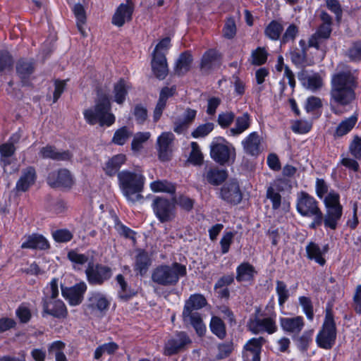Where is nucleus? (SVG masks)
<instances>
[{"mask_svg": "<svg viewBox=\"0 0 361 361\" xmlns=\"http://www.w3.org/2000/svg\"><path fill=\"white\" fill-rule=\"evenodd\" d=\"M111 110V104L109 95L106 93L99 92L95 104L85 110L83 115L85 121L90 125L99 123L100 126L109 127L116 121V117Z\"/></svg>", "mask_w": 361, "mask_h": 361, "instance_id": "nucleus-2", "label": "nucleus"}, {"mask_svg": "<svg viewBox=\"0 0 361 361\" xmlns=\"http://www.w3.org/2000/svg\"><path fill=\"white\" fill-rule=\"evenodd\" d=\"M235 123L233 128H230L227 134L230 136H238L249 128L250 116L247 113L243 114L242 116L235 118Z\"/></svg>", "mask_w": 361, "mask_h": 361, "instance_id": "nucleus-36", "label": "nucleus"}, {"mask_svg": "<svg viewBox=\"0 0 361 361\" xmlns=\"http://www.w3.org/2000/svg\"><path fill=\"white\" fill-rule=\"evenodd\" d=\"M313 334V331H304L303 334L297 338V345L298 347L301 350H306L312 342V337Z\"/></svg>", "mask_w": 361, "mask_h": 361, "instance_id": "nucleus-62", "label": "nucleus"}, {"mask_svg": "<svg viewBox=\"0 0 361 361\" xmlns=\"http://www.w3.org/2000/svg\"><path fill=\"white\" fill-rule=\"evenodd\" d=\"M224 37L227 39H232L236 34V26L233 19L228 18L223 29Z\"/></svg>", "mask_w": 361, "mask_h": 361, "instance_id": "nucleus-64", "label": "nucleus"}, {"mask_svg": "<svg viewBox=\"0 0 361 361\" xmlns=\"http://www.w3.org/2000/svg\"><path fill=\"white\" fill-rule=\"evenodd\" d=\"M67 257L72 262L73 267L75 270H80L82 265L90 262L88 255L80 253L74 250L69 251Z\"/></svg>", "mask_w": 361, "mask_h": 361, "instance_id": "nucleus-45", "label": "nucleus"}, {"mask_svg": "<svg viewBox=\"0 0 361 361\" xmlns=\"http://www.w3.org/2000/svg\"><path fill=\"white\" fill-rule=\"evenodd\" d=\"M36 178V171L32 166H28L23 169L20 178L16 183V190L18 192L27 191L35 183Z\"/></svg>", "mask_w": 361, "mask_h": 361, "instance_id": "nucleus-27", "label": "nucleus"}, {"mask_svg": "<svg viewBox=\"0 0 361 361\" xmlns=\"http://www.w3.org/2000/svg\"><path fill=\"white\" fill-rule=\"evenodd\" d=\"M210 148L211 157L221 165L228 163L235 155V149L228 145L223 138L213 141Z\"/></svg>", "mask_w": 361, "mask_h": 361, "instance_id": "nucleus-10", "label": "nucleus"}, {"mask_svg": "<svg viewBox=\"0 0 361 361\" xmlns=\"http://www.w3.org/2000/svg\"><path fill=\"white\" fill-rule=\"evenodd\" d=\"M149 187L154 192H167L173 194L176 191L174 185L166 180H157L153 181L150 183Z\"/></svg>", "mask_w": 361, "mask_h": 361, "instance_id": "nucleus-46", "label": "nucleus"}, {"mask_svg": "<svg viewBox=\"0 0 361 361\" xmlns=\"http://www.w3.org/2000/svg\"><path fill=\"white\" fill-rule=\"evenodd\" d=\"M325 214H323L326 228L336 230L343 214V206L340 203V195L331 190L324 200Z\"/></svg>", "mask_w": 361, "mask_h": 361, "instance_id": "nucleus-7", "label": "nucleus"}, {"mask_svg": "<svg viewBox=\"0 0 361 361\" xmlns=\"http://www.w3.org/2000/svg\"><path fill=\"white\" fill-rule=\"evenodd\" d=\"M228 171L214 164H207L202 173L203 180L206 183L218 186L222 184L228 178Z\"/></svg>", "mask_w": 361, "mask_h": 361, "instance_id": "nucleus-16", "label": "nucleus"}, {"mask_svg": "<svg viewBox=\"0 0 361 361\" xmlns=\"http://www.w3.org/2000/svg\"><path fill=\"white\" fill-rule=\"evenodd\" d=\"M187 274L185 266L173 262L171 265H159L152 274V280L161 286H169L176 285L180 277Z\"/></svg>", "mask_w": 361, "mask_h": 361, "instance_id": "nucleus-5", "label": "nucleus"}, {"mask_svg": "<svg viewBox=\"0 0 361 361\" xmlns=\"http://www.w3.org/2000/svg\"><path fill=\"white\" fill-rule=\"evenodd\" d=\"M212 332L219 338H224L226 336V327L224 322L218 317H213L210 322Z\"/></svg>", "mask_w": 361, "mask_h": 361, "instance_id": "nucleus-50", "label": "nucleus"}, {"mask_svg": "<svg viewBox=\"0 0 361 361\" xmlns=\"http://www.w3.org/2000/svg\"><path fill=\"white\" fill-rule=\"evenodd\" d=\"M192 61V56L188 52L180 54L176 64V73L180 75L187 73L190 68Z\"/></svg>", "mask_w": 361, "mask_h": 361, "instance_id": "nucleus-44", "label": "nucleus"}, {"mask_svg": "<svg viewBox=\"0 0 361 361\" xmlns=\"http://www.w3.org/2000/svg\"><path fill=\"white\" fill-rule=\"evenodd\" d=\"M307 257L311 259H314L320 265L325 264V259L322 257L323 252L319 246L314 243H310L306 247Z\"/></svg>", "mask_w": 361, "mask_h": 361, "instance_id": "nucleus-47", "label": "nucleus"}, {"mask_svg": "<svg viewBox=\"0 0 361 361\" xmlns=\"http://www.w3.org/2000/svg\"><path fill=\"white\" fill-rule=\"evenodd\" d=\"M298 300L307 318L312 321L314 318V312L313 305L310 298L305 296H300Z\"/></svg>", "mask_w": 361, "mask_h": 361, "instance_id": "nucleus-58", "label": "nucleus"}, {"mask_svg": "<svg viewBox=\"0 0 361 361\" xmlns=\"http://www.w3.org/2000/svg\"><path fill=\"white\" fill-rule=\"evenodd\" d=\"M219 63V58L217 51L214 49H209L202 56L201 68L207 71L217 66Z\"/></svg>", "mask_w": 361, "mask_h": 361, "instance_id": "nucleus-40", "label": "nucleus"}, {"mask_svg": "<svg viewBox=\"0 0 361 361\" xmlns=\"http://www.w3.org/2000/svg\"><path fill=\"white\" fill-rule=\"evenodd\" d=\"M267 53L264 48L258 47L251 54L250 62L255 66H260L267 61Z\"/></svg>", "mask_w": 361, "mask_h": 361, "instance_id": "nucleus-53", "label": "nucleus"}, {"mask_svg": "<svg viewBox=\"0 0 361 361\" xmlns=\"http://www.w3.org/2000/svg\"><path fill=\"white\" fill-rule=\"evenodd\" d=\"M298 78L302 86L312 92H316L323 86V79L319 73L302 71L298 73Z\"/></svg>", "mask_w": 361, "mask_h": 361, "instance_id": "nucleus-23", "label": "nucleus"}, {"mask_svg": "<svg viewBox=\"0 0 361 361\" xmlns=\"http://www.w3.org/2000/svg\"><path fill=\"white\" fill-rule=\"evenodd\" d=\"M214 128V124L211 122L199 125L191 133L194 138H202L207 136Z\"/></svg>", "mask_w": 361, "mask_h": 361, "instance_id": "nucleus-52", "label": "nucleus"}, {"mask_svg": "<svg viewBox=\"0 0 361 361\" xmlns=\"http://www.w3.org/2000/svg\"><path fill=\"white\" fill-rule=\"evenodd\" d=\"M85 274L90 284L100 286L111 277L112 271L111 268L107 266L100 264H94L91 262L88 263Z\"/></svg>", "mask_w": 361, "mask_h": 361, "instance_id": "nucleus-12", "label": "nucleus"}, {"mask_svg": "<svg viewBox=\"0 0 361 361\" xmlns=\"http://www.w3.org/2000/svg\"><path fill=\"white\" fill-rule=\"evenodd\" d=\"M175 202L174 198L171 200L162 197H156L152 203L154 212L157 219L161 222L172 221L175 217Z\"/></svg>", "mask_w": 361, "mask_h": 361, "instance_id": "nucleus-11", "label": "nucleus"}, {"mask_svg": "<svg viewBox=\"0 0 361 361\" xmlns=\"http://www.w3.org/2000/svg\"><path fill=\"white\" fill-rule=\"evenodd\" d=\"M244 152L252 157H257L263 150L262 139L257 132L250 133L243 141Z\"/></svg>", "mask_w": 361, "mask_h": 361, "instance_id": "nucleus-21", "label": "nucleus"}, {"mask_svg": "<svg viewBox=\"0 0 361 361\" xmlns=\"http://www.w3.org/2000/svg\"><path fill=\"white\" fill-rule=\"evenodd\" d=\"M283 26L281 23L278 20H271L264 30L265 35L270 39L276 41L280 39Z\"/></svg>", "mask_w": 361, "mask_h": 361, "instance_id": "nucleus-43", "label": "nucleus"}, {"mask_svg": "<svg viewBox=\"0 0 361 361\" xmlns=\"http://www.w3.org/2000/svg\"><path fill=\"white\" fill-rule=\"evenodd\" d=\"M358 121L357 114H353L348 118H345L337 126L334 135L336 137H343L349 133L355 127Z\"/></svg>", "mask_w": 361, "mask_h": 361, "instance_id": "nucleus-35", "label": "nucleus"}, {"mask_svg": "<svg viewBox=\"0 0 361 361\" xmlns=\"http://www.w3.org/2000/svg\"><path fill=\"white\" fill-rule=\"evenodd\" d=\"M49 246L47 239L44 236L37 234L29 235L21 245V247L23 249L46 250Z\"/></svg>", "mask_w": 361, "mask_h": 361, "instance_id": "nucleus-34", "label": "nucleus"}, {"mask_svg": "<svg viewBox=\"0 0 361 361\" xmlns=\"http://www.w3.org/2000/svg\"><path fill=\"white\" fill-rule=\"evenodd\" d=\"M326 8L336 17L337 20H340L342 16V8L338 0H325Z\"/></svg>", "mask_w": 361, "mask_h": 361, "instance_id": "nucleus-63", "label": "nucleus"}, {"mask_svg": "<svg viewBox=\"0 0 361 361\" xmlns=\"http://www.w3.org/2000/svg\"><path fill=\"white\" fill-rule=\"evenodd\" d=\"M35 71V63L32 59H21L16 64V72L22 79H26L33 73Z\"/></svg>", "mask_w": 361, "mask_h": 361, "instance_id": "nucleus-37", "label": "nucleus"}, {"mask_svg": "<svg viewBox=\"0 0 361 361\" xmlns=\"http://www.w3.org/2000/svg\"><path fill=\"white\" fill-rule=\"evenodd\" d=\"M196 115V110L186 109L181 116L176 118L173 121V131L178 134L183 133L194 121Z\"/></svg>", "mask_w": 361, "mask_h": 361, "instance_id": "nucleus-24", "label": "nucleus"}, {"mask_svg": "<svg viewBox=\"0 0 361 361\" xmlns=\"http://www.w3.org/2000/svg\"><path fill=\"white\" fill-rule=\"evenodd\" d=\"M134 11V5L131 0L121 4L116 9L112 18V23L118 27L123 26L125 23L131 20Z\"/></svg>", "mask_w": 361, "mask_h": 361, "instance_id": "nucleus-22", "label": "nucleus"}, {"mask_svg": "<svg viewBox=\"0 0 361 361\" xmlns=\"http://www.w3.org/2000/svg\"><path fill=\"white\" fill-rule=\"evenodd\" d=\"M235 118V116L233 112L224 111L219 114L217 123L222 128H227L233 123Z\"/></svg>", "mask_w": 361, "mask_h": 361, "instance_id": "nucleus-57", "label": "nucleus"}, {"mask_svg": "<svg viewBox=\"0 0 361 361\" xmlns=\"http://www.w3.org/2000/svg\"><path fill=\"white\" fill-rule=\"evenodd\" d=\"M47 183L51 188H71L73 185V178L68 170L60 169L49 174Z\"/></svg>", "mask_w": 361, "mask_h": 361, "instance_id": "nucleus-19", "label": "nucleus"}, {"mask_svg": "<svg viewBox=\"0 0 361 361\" xmlns=\"http://www.w3.org/2000/svg\"><path fill=\"white\" fill-rule=\"evenodd\" d=\"M132 135L133 132L128 127H122L114 133L112 142L117 145H123Z\"/></svg>", "mask_w": 361, "mask_h": 361, "instance_id": "nucleus-48", "label": "nucleus"}, {"mask_svg": "<svg viewBox=\"0 0 361 361\" xmlns=\"http://www.w3.org/2000/svg\"><path fill=\"white\" fill-rule=\"evenodd\" d=\"M176 92L175 87H164L161 90L159 98L157 102V104L154 108V113H153V120L154 122H157L163 113V111L164 110L167 99L169 97L173 95V94Z\"/></svg>", "mask_w": 361, "mask_h": 361, "instance_id": "nucleus-32", "label": "nucleus"}, {"mask_svg": "<svg viewBox=\"0 0 361 361\" xmlns=\"http://www.w3.org/2000/svg\"><path fill=\"white\" fill-rule=\"evenodd\" d=\"M290 188L289 181L283 178L276 179L269 184L267 189L266 197L270 200L273 210H281L284 213L289 211L290 202L282 195Z\"/></svg>", "mask_w": 361, "mask_h": 361, "instance_id": "nucleus-6", "label": "nucleus"}, {"mask_svg": "<svg viewBox=\"0 0 361 361\" xmlns=\"http://www.w3.org/2000/svg\"><path fill=\"white\" fill-rule=\"evenodd\" d=\"M151 264L148 254L144 250H139L135 259V270L141 276L146 274Z\"/></svg>", "mask_w": 361, "mask_h": 361, "instance_id": "nucleus-41", "label": "nucleus"}, {"mask_svg": "<svg viewBox=\"0 0 361 361\" xmlns=\"http://www.w3.org/2000/svg\"><path fill=\"white\" fill-rule=\"evenodd\" d=\"M280 324L285 332L296 336L303 329L305 322L303 317L301 316L281 317L280 318Z\"/></svg>", "mask_w": 361, "mask_h": 361, "instance_id": "nucleus-25", "label": "nucleus"}, {"mask_svg": "<svg viewBox=\"0 0 361 361\" xmlns=\"http://www.w3.org/2000/svg\"><path fill=\"white\" fill-rule=\"evenodd\" d=\"M276 293L279 298V305L282 307L290 297L287 285L283 281L277 280L276 281Z\"/></svg>", "mask_w": 361, "mask_h": 361, "instance_id": "nucleus-49", "label": "nucleus"}, {"mask_svg": "<svg viewBox=\"0 0 361 361\" xmlns=\"http://www.w3.org/2000/svg\"><path fill=\"white\" fill-rule=\"evenodd\" d=\"M249 330L255 334L267 333L273 334L278 330L276 324V313L272 312L270 314H261L250 319L247 323Z\"/></svg>", "mask_w": 361, "mask_h": 361, "instance_id": "nucleus-9", "label": "nucleus"}, {"mask_svg": "<svg viewBox=\"0 0 361 361\" xmlns=\"http://www.w3.org/2000/svg\"><path fill=\"white\" fill-rule=\"evenodd\" d=\"M89 307L100 312L106 310L110 305V300L100 292H92L88 299Z\"/></svg>", "mask_w": 361, "mask_h": 361, "instance_id": "nucleus-33", "label": "nucleus"}, {"mask_svg": "<svg viewBox=\"0 0 361 361\" xmlns=\"http://www.w3.org/2000/svg\"><path fill=\"white\" fill-rule=\"evenodd\" d=\"M19 137L13 135L10 140L0 145L1 162L4 171H6V166L11 164L12 157L16 152L14 143L17 142Z\"/></svg>", "mask_w": 361, "mask_h": 361, "instance_id": "nucleus-26", "label": "nucleus"}, {"mask_svg": "<svg viewBox=\"0 0 361 361\" xmlns=\"http://www.w3.org/2000/svg\"><path fill=\"white\" fill-rule=\"evenodd\" d=\"M73 11L77 18L78 28L79 31L80 32V33L83 36H85V30L83 29V25L85 23L86 16H85L84 8L81 4H77L74 5V6L73 8Z\"/></svg>", "mask_w": 361, "mask_h": 361, "instance_id": "nucleus-51", "label": "nucleus"}, {"mask_svg": "<svg viewBox=\"0 0 361 361\" xmlns=\"http://www.w3.org/2000/svg\"><path fill=\"white\" fill-rule=\"evenodd\" d=\"M149 137L150 133L149 132L136 133L131 143L132 150L135 152H140L142 148L143 143L145 142Z\"/></svg>", "mask_w": 361, "mask_h": 361, "instance_id": "nucleus-54", "label": "nucleus"}, {"mask_svg": "<svg viewBox=\"0 0 361 361\" xmlns=\"http://www.w3.org/2000/svg\"><path fill=\"white\" fill-rule=\"evenodd\" d=\"M190 343L191 340L186 333L183 331L178 332L166 342L164 354L167 356L176 354Z\"/></svg>", "mask_w": 361, "mask_h": 361, "instance_id": "nucleus-18", "label": "nucleus"}, {"mask_svg": "<svg viewBox=\"0 0 361 361\" xmlns=\"http://www.w3.org/2000/svg\"><path fill=\"white\" fill-rule=\"evenodd\" d=\"M39 156L43 159H51L56 161H69L73 154L68 151H58L54 147L47 145L41 148Z\"/></svg>", "mask_w": 361, "mask_h": 361, "instance_id": "nucleus-30", "label": "nucleus"}, {"mask_svg": "<svg viewBox=\"0 0 361 361\" xmlns=\"http://www.w3.org/2000/svg\"><path fill=\"white\" fill-rule=\"evenodd\" d=\"M350 154L356 159H361V136L355 135L349 145Z\"/></svg>", "mask_w": 361, "mask_h": 361, "instance_id": "nucleus-61", "label": "nucleus"}, {"mask_svg": "<svg viewBox=\"0 0 361 361\" xmlns=\"http://www.w3.org/2000/svg\"><path fill=\"white\" fill-rule=\"evenodd\" d=\"M191 152L189 157V161L194 165L200 166L203 162V155L197 142L191 143Z\"/></svg>", "mask_w": 361, "mask_h": 361, "instance_id": "nucleus-56", "label": "nucleus"}, {"mask_svg": "<svg viewBox=\"0 0 361 361\" xmlns=\"http://www.w3.org/2000/svg\"><path fill=\"white\" fill-rule=\"evenodd\" d=\"M219 197L228 204H239L242 200L243 194L238 181L231 180L225 183L220 189Z\"/></svg>", "mask_w": 361, "mask_h": 361, "instance_id": "nucleus-14", "label": "nucleus"}, {"mask_svg": "<svg viewBox=\"0 0 361 361\" xmlns=\"http://www.w3.org/2000/svg\"><path fill=\"white\" fill-rule=\"evenodd\" d=\"M336 338V327L334 316L330 310H327L322 329L316 337L319 347L324 349H331L335 344Z\"/></svg>", "mask_w": 361, "mask_h": 361, "instance_id": "nucleus-8", "label": "nucleus"}, {"mask_svg": "<svg viewBox=\"0 0 361 361\" xmlns=\"http://www.w3.org/2000/svg\"><path fill=\"white\" fill-rule=\"evenodd\" d=\"M266 342L263 337L253 338L245 345L243 357L245 361H260L262 347Z\"/></svg>", "mask_w": 361, "mask_h": 361, "instance_id": "nucleus-20", "label": "nucleus"}, {"mask_svg": "<svg viewBox=\"0 0 361 361\" xmlns=\"http://www.w3.org/2000/svg\"><path fill=\"white\" fill-rule=\"evenodd\" d=\"M207 300L201 294H193L185 301L182 317L185 324H190L199 336L206 331V326L202 322L201 315L197 311L207 305Z\"/></svg>", "mask_w": 361, "mask_h": 361, "instance_id": "nucleus-4", "label": "nucleus"}, {"mask_svg": "<svg viewBox=\"0 0 361 361\" xmlns=\"http://www.w3.org/2000/svg\"><path fill=\"white\" fill-rule=\"evenodd\" d=\"M296 209L302 216L312 217L316 212L321 211L316 199L305 192L298 194Z\"/></svg>", "mask_w": 361, "mask_h": 361, "instance_id": "nucleus-13", "label": "nucleus"}, {"mask_svg": "<svg viewBox=\"0 0 361 361\" xmlns=\"http://www.w3.org/2000/svg\"><path fill=\"white\" fill-rule=\"evenodd\" d=\"M126 160V158L124 154H119L115 155L106 163L104 167L105 173L109 176H114L118 173L121 166L125 163Z\"/></svg>", "mask_w": 361, "mask_h": 361, "instance_id": "nucleus-39", "label": "nucleus"}, {"mask_svg": "<svg viewBox=\"0 0 361 361\" xmlns=\"http://www.w3.org/2000/svg\"><path fill=\"white\" fill-rule=\"evenodd\" d=\"M130 88V85L124 80L121 79L114 85V101L118 104H123Z\"/></svg>", "mask_w": 361, "mask_h": 361, "instance_id": "nucleus-42", "label": "nucleus"}, {"mask_svg": "<svg viewBox=\"0 0 361 361\" xmlns=\"http://www.w3.org/2000/svg\"><path fill=\"white\" fill-rule=\"evenodd\" d=\"M119 188L128 202L135 203L143 199L145 178L139 172L123 170L118 173Z\"/></svg>", "mask_w": 361, "mask_h": 361, "instance_id": "nucleus-3", "label": "nucleus"}, {"mask_svg": "<svg viewBox=\"0 0 361 361\" xmlns=\"http://www.w3.org/2000/svg\"><path fill=\"white\" fill-rule=\"evenodd\" d=\"M290 59L292 62L298 66L304 67L311 65L307 59V53L304 51L294 50L291 51Z\"/></svg>", "mask_w": 361, "mask_h": 361, "instance_id": "nucleus-55", "label": "nucleus"}, {"mask_svg": "<svg viewBox=\"0 0 361 361\" xmlns=\"http://www.w3.org/2000/svg\"><path fill=\"white\" fill-rule=\"evenodd\" d=\"M331 33V27L328 23H322L312 34L308 40L309 47L317 49H320V45L329 38Z\"/></svg>", "mask_w": 361, "mask_h": 361, "instance_id": "nucleus-28", "label": "nucleus"}, {"mask_svg": "<svg viewBox=\"0 0 361 361\" xmlns=\"http://www.w3.org/2000/svg\"><path fill=\"white\" fill-rule=\"evenodd\" d=\"M299 32L298 27L295 24H290L285 30L281 38V44H286L290 41H294Z\"/></svg>", "mask_w": 361, "mask_h": 361, "instance_id": "nucleus-60", "label": "nucleus"}, {"mask_svg": "<svg viewBox=\"0 0 361 361\" xmlns=\"http://www.w3.org/2000/svg\"><path fill=\"white\" fill-rule=\"evenodd\" d=\"M357 77L350 71H342L332 75L331 80V101L341 106H348L356 99Z\"/></svg>", "mask_w": 361, "mask_h": 361, "instance_id": "nucleus-1", "label": "nucleus"}, {"mask_svg": "<svg viewBox=\"0 0 361 361\" xmlns=\"http://www.w3.org/2000/svg\"><path fill=\"white\" fill-rule=\"evenodd\" d=\"M42 317L51 315L55 318H66L68 314L67 308L61 300H51L49 298H42Z\"/></svg>", "mask_w": 361, "mask_h": 361, "instance_id": "nucleus-15", "label": "nucleus"}, {"mask_svg": "<svg viewBox=\"0 0 361 361\" xmlns=\"http://www.w3.org/2000/svg\"><path fill=\"white\" fill-rule=\"evenodd\" d=\"M255 273V267L252 264L243 262L236 269V280L238 282L250 281L253 279Z\"/></svg>", "mask_w": 361, "mask_h": 361, "instance_id": "nucleus-38", "label": "nucleus"}, {"mask_svg": "<svg viewBox=\"0 0 361 361\" xmlns=\"http://www.w3.org/2000/svg\"><path fill=\"white\" fill-rule=\"evenodd\" d=\"M174 140V135L171 132H164L157 138V149L159 159L166 161L169 159L170 145Z\"/></svg>", "mask_w": 361, "mask_h": 361, "instance_id": "nucleus-29", "label": "nucleus"}, {"mask_svg": "<svg viewBox=\"0 0 361 361\" xmlns=\"http://www.w3.org/2000/svg\"><path fill=\"white\" fill-rule=\"evenodd\" d=\"M152 68L157 78L163 80L166 77L169 70L164 53H158L153 55Z\"/></svg>", "mask_w": 361, "mask_h": 361, "instance_id": "nucleus-31", "label": "nucleus"}, {"mask_svg": "<svg viewBox=\"0 0 361 361\" xmlns=\"http://www.w3.org/2000/svg\"><path fill=\"white\" fill-rule=\"evenodd\" d=\"M13 60L7 51H0V72L9 71L12 68Z\"/></svg>", "mask_w": 361, "mask_h": 361, "instance_id": "nucleus-59", "label": "nucleus"}, {"mask_svg": "<svg viewBox=\"0 0 361 361\" xmlns=\"http://www.w3.org/2000/svg\"><path fill=\"white\" fill-rule=\"evenodd\" d=\"M87 288L86 283L84 281H81L71 287L62 286L61 293L71 305L76 306L82 302Z\"/></svg>", "mask_w": 361, "mask_h": 361, "instance_id": "nucleus-17", "label": "nucleus"}]
</instances>
